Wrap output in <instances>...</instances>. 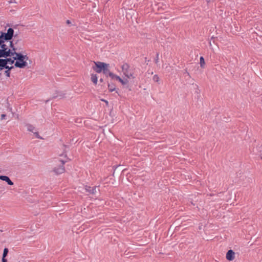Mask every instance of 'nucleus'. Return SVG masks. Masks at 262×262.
Returning a JSON list of instances; mask_svg holds the SVG:
<instances>
[{"instance_id":"nucleus-7","label":"nucleus","mask_w":262,"mask_h":262,"mask_svg":"<svg viewBox=\"0 0 262 262\" xmlns=\"http://www.w3.org/2000/svg\"><path fill=\"white\" fill-rule=\"evenodd\" d=\"M226 257L227 260L232 261L235 258V252L232 250H229L226 253Z\"/></svg>"},{"instance_id":"nucleus-21","label":"nucleus","mask_w":262,"mask_h":262,"mask_svg":"<svg viewBox=\"0 0 262 262\" xmlns=\"http://www.w3.org/2000/svg\"><path fill=\"white\" fill-rule=\"evenodd\" d=\"M13 40L15 42V44L16 45L19 41L21 40V38H20L17 35V37L16 39H14V37L13 38Z\"/></svg>"},{"instance_id":"nucleus-20","label":"nucleus","mask_w":262,"mask_h":262,"mask_svg":"<svg viewBox=\"0 0 262 262\" xmlns=\"http://www.w3.org/2000/svg\"><path fill=\"white\" fill-rule=\"evenodd\" d=\"M159 77L158 75H155L153 77V80L155 82H158L159 81Z\"/></svg>"},{"instance_id":"nucleus-17","label":"nucleus","mask_w":262,"mask_h":262,"mask_svg":"<svg viewBox=\"0 0 262 262\" xmlns=\"http://www.w3.org/2000/svg\"><path fill=\"white\" fill-rule=\"evenodd\" d=\"M118 76H118V75H116L115 74L113 73V72H112L108 77H110L112 80H117Z\"/></svg>"},{"instance_id":"nucleus-10","label":"nucleus","mask_w":262,"mask_h":262,"mask_svg":"<svg viewBox=\"0 0 262 262\" xmlns=\"http://www.w3.org/2000/svg\"><path fill=\"white\" fill-rule=\"evenodd\" d=\"M65 94L60 91H56V93L54 94L52 97V99H55L56 98H59V99H62L64 98Z\"/></svg>"},{"instance_id":"nucleus-36","label":"nucleus","mask_w":262,"mask_h":262,"mask_svg":"<svg viewBox=\"0 0 262 262\" xmlns=\"http://www.w3.org/2000/svg\"><path fill=\"white\" fill-rule=\"evenodd\" d=\"M209 45H210V46H211V41L209 42Z\"/></svg>"},{"instance_id":"nucleus-19","label":"nucleus","mask_w":262,"mask_h":262,"mask_svg":"<svg viewBox=\"0 0 262 262\" xmlns=\"http://www.w3.org/2000/svg\"><path fill=\"white\" fill-rule=\"evenodd\" d=\"M9 252V250L7 248H5L3 251V256L6 257Z\"/></svg>"},{"instance_id":"nucleus-13","label":"nucleus","mask_w":262,"mask_h":262,"mask_svg":"<svg viewBox=\"0 0 262 262\" xmlns=\"http://www.w3.org/2000/svg\"><path fill=\"white\" fill-rule=\"evenodd\" d=\"M112 72L110 71L109 67H106L103 72V74L106 76V78L110 75Z\"/></svg>"},{"instance_id":"nucleus-39","label":"nucleus","mask_w":262,"mask_h":262,"mask_svg":"<svg viewBox=\"0 0 262 262\" xmlns=\"http://www.w3.org/2000/svg\"><path fill=\"white\" fill-rule=\"evenodd\" d=\"M261 159H262V157H261Z\"/></svg>"},{"instance_id":"nucleus-12","label":"nucleus","mask_w":262,"mask_h":262,"mask_svg":"<svg viewBox=\"0 0 262 262\" xmlns=\"http://www.w3.org/2000/svg\"><path fill=\"white\" fill-rule=\"evenodd\" d=\"M91 79L94 85H97L98 82V77L96 74H92L91 75Z\"/></svg>"},{"instance_id":"nucleus-38","label":"nucleus","mask_w":262,"mask_h":262,"mask_svg":"<svg viewBox=\"0 0 262 262\" xmlns=\"http://www.w3.org/2000/svg\"><path fill=\"white\" fill-rule=\"evenodd\" d=\"M16 28V26H14V28Z\"/></svg>"},{"instance_id":"nucleus-28","label":"nucleus","mask_w":262,"mask_h":262,"mask_svg":"<svg viewBox=\"0 0 262 262\" xmlns=\"http://www.w3.org/2000/svg\"><path fill=\"white\" fill-rule=\"evenodd\" d=\"M5 257H6L3 256L2 259V262H7V260Z\"/></svg>"},{"instance_id":"nucleus-25","label":"nucleus","mask_w":262,"mask_h":262,"mask_svg":"<svg viewBox=\"0 0 262 262\" xmlns=\"http://www.w3.org/2000/svg\"><path fill=\"white\" fill-rule=\"evenodd\" d=\"M23 60L27 61L29 59V57L27 55H23Z\"/></svg>"},{"instance_id":"nucleus-16","label":"nucleus","mask_w":262,"mask_h":262,"mask_svg":"<svg viewBox=\"0 0 262 262\" xmlns=\"http://www.w3.org/2000/svg\"><path fill=\"white\" fill-rule=\"evenodd\" d=\"M27 126L28 130H29V132H31L33 133H34L33 130L35 129V127H34L32 125L30 124H27Z\"/></svg>"},{"instance_id":"nucleus-27","label":"nucleus","mask_w":262,"mask_h":262,"mask_svg":"<svg viewBox=\"0 0 262 262\" xmlns=\"http://www.w3.org/2000/svg\"><path fill=\"white\" fill-rule=\"evenodd\" d=\"M101 100L102 101H103V102H104V103H105L106 105L107 106H108V102L107 100H104V99H101Z\"/></svg>"},{"instance_id":"nucleus-32","label":"nucleus","mask_w":262,"mask_h":262,"mask_svg":"<svg viewBox=\"0 0 262 262\" xmlns=\"http://www.w3.org/2000/svg\"><path fill=\"white\" fill-rule=\"evenodd\" d=\"M99 81H100V82H103L104 80H103V78H101L100 79Z\"/></svg>"},{"instance_id":"nucleus-2","label":"nucleus","mask_w":262,"mask_h":262,"mask_svg":"<svg viewBox=\"0 0 262 262\" xmlns=\"http://www.w3.org/2000/svg\"><path fill=\"white\" fill-rule=\"evenodd\" d=\"M14 52H12L10 50H5V48L0 49V65H3V67H6L8 64L12 65L14 63Z\"/></svg>"},{"instance_id":"nucleus-18","label":"nucleus","mask_w":262,"mask_h":262,"mask_svg":"<svg viewBox=\"0 0 262 262\" xmlns=\"http://www.w3.org/2000/svg\"><path fill=\"white\" fill-rule=\"evenodd\" d=\"M165 70H166L167 72L169 73L171 71L173 70V68L172 67L170 66L169 64H168V66H166Z\"/></svg>"},{"instance_id":"nucleus-22","label":"nucleus","mask_w":262,"mask_h":262,"mask_svg":"<svg viewBox=\"0 0 262 262\" xmlns=\"http://www.w3.org/2000/svg\"><path fill=\"white\" fill-rule=\"evenodd\" d=\"M159 53H157L156 57L155 59V61L156 64H158V63L159 62Z\"/></svg>"},{"instance_id":"nucleus-29","label":"nucleus","mask_w":262,"mask_h":262,"mask_svg":"<svg viewBox=\"0 0 262 262\" xmlns=\"http://www.w3.org/2000/svg\"><path fill=\"white\" fill-rule=\"evenodd\" d=\"M6 116V115H5V114H2L1 115V120L4 119L5 118Z\"/></svg>"},{"instance_id":"nucleus-3","label":"nucleus","mask_w":262,"mask_h":262,"mask_svg":"<svg viewBox=\"0 0 262 262\" xmlns=\"http://www.w3.org/2000/svg\"><path fill=\"white\" fill-rule=\"evenodd\" d=\"M14 59L16 61L14 63V67L20 69L24 68L27 66V61L23 60V54L21 53L15 52L14 54Z\"/></svg>"},{"instance_id":"nucleus-30","label":"nucleus","mask_w":262,"mask_h":262,"mask_svg":"<svg viewBox=\"0 0 262 262\" xmlns=\"http://www.w3.org/2000/svg\"><path fill=\"white\" fill-rule=\"evenodd\" d=\"M120 165H117V166H113V168H114V172H115V171L116 170V169L118 167L120 166ZM114 174V173H113V175Z\"/></svg>"},{"instance_id":"nucleus-9","label":"nucleus","mask_w":262,"mask_h":262,"mask_svg":"<svg viewBox=\"0 0 262 262\" xmlns=\"http://www.w3.org/2000/svg\"><path fill=\"white\" fill-rule=\"evenodd\" d=\"M122 72L125 76H127L129 73V66L128 63H125L121 66Z\"/></svg>"},{"instance_id":"nucleus-14","label":"nucleus","mask_w":262,"mask_h":262,"mask_svg":"<svg viewBox=\"0 0 262 262\" xmlns=\"http://www.w3.org/2000/svg\"><path fill=\"white\" fill-rule=\"evenodd\" d=\"M117 80L119 81L123 85L126 84L128 82V80L127 79L123 80L119 76H118Z\"/></svg>"},{"instance_id":"nucleus-1","label":"nucleus","mask_w":262,"mask_h":262,"mask_svg":"<svg viewBox=\"0 0 262 262\" xmlns=\"http://www.w3.org/2000/svg\"><path fill=\"white\" fill-rule=\"evenodd\" d=\"M17 37V33L14 34L13 28H9L7 32H0V49L5 48V50H10L12 52H16L17 48L15 47V42L13 40ZM15 54V53H14Z\"/></svg>"},{"instance_id":"nucleus-24","label":"nucleus","mask_w":262,"mask_h":262,"mask_svg":"<svg viewBox=\"0 0 262 262\" xmlns=\"http://www.w3.org/2000/svg\"><path fill=\"white\" fill-rule=\"evenodd\" d=\"M125 76L128 78H135V77L133 76V74L129 72L128 73V75H127V76Z\"/></svg>"},{"instance_id":"nucleus-15","label":"nucleus","mask_w":262,"mask_h":262,"mask_svg":"<svg viewBox=\"0 0 262 262\" xmlns=\"http://www.w3.org/2000/svg\"><path fill=\"white\" fill-rule=\"evenodd\" d=\"M200 66L202 68H204L205 65V62L204 58L203 56H201L200 59Z\"/></svg>"},{"instance_id":"nucleus-34","label":"nucleus","mask_w":262,"mask_h":262,"mask_svg":"<svg viewBox=\"0 0 262 262\" xmlns=\"http://www.w3.org/2000/svg\"><path fill=\"white\" fill-rule=\"evenodd\" d=\"M7 26H9V27H10V26H11V27H12V25H10V24H8L7 25Z\"/></svg>"},{"instance_id":"nucleus-37","label":"nucleus","mask_w":262,"mask_h":262,"mask_svg":"<svg viewBox=\"0 0 262 262\" xmlns=\"http://www.w3.org/2000/svg\"><path fill=\"white\" fill-rule=\"evenodd\" d=\"M195 86H196L197 88H198V85L195 84Z\"/></svg>"},{"instance_id":"nucleus-5","label":"nucleus","mask_w":262,"mask_h":262,"mask_svg":"<svg viewBox=\"0 0 262 262\" xmlns=\"http://www.w3.org/2000/svg\"><path fill=\"white\" fill-rule=\"evenodd\" d=\"M60 163L58 167H55L53 169L54 172L57 174H61L65 171L64 167V164L68 161L67 160H58Z\"/></svg>"},{"instance_id":"nucleus-6","label":"nucleus","mask_w":262,"mask_h":262,"mask_svg":"<svg viewBox=\"0 0 262 262\" xmlns=\"http://www.w3.org/2000/svg\"><path fill=\"white\" fill-rule=\"evenodd\" d=\"M84 189L86 192L91 194H95L96 193L97 190H99L98 187L97 186L91 187L89 186H85Z\"/></svg>"},{"instance_id":"nucleus-11","label":"nucleus","mask_w":262,"mask_h":262,"mask_svg":"<svg viewBox=\"0 0 262 262\" xmlns=\"http://www.w3.org/2000/svg\"><path fill=\"white\" fill-rule=\"evenodd\" d=\"M0 180L5 181L9 185H13L14 184L13 182L10 180L9 177L7 176L1 175Z\"/></svg>"},{"instance_id":"nucleus-4","label":"nucleus","mask_w":262,"mask_h":262,"mask_svg":"<svg viewBox=\"0 0 262 262\" xmlns=\"http://www.w3.org/2000/svg\"><path fill=\"white\" fill-rule=\"evenodd\" d=\"M95 66L93 67V69L98 73H103L106 67H110V64L101 61H94Z\"/></svg>"},{"instance_id":"nucleus-26","label":"nucleus","mask_w":262,"mask_h":262,"mask_svg":"<svg viewBox=\"0 0 262 262\" xmlns=\"http://www.w3.org/2000/svg\"><path fill=\"white\" fill-rule=\"evenodd\" d=\"M183 74L184 75L186 74L189 77V78L190 77V75L189 73L188 72V71H187V70L186 69H185L184 70V72H183Z\"/></svg>"},{"instance_id":"nucleus-23","label":"nucleus","mask_w":262,"mask_h":262,"mask_svg":"<svg viewBox=\"0 0 262 262\" xmlns=\"http://www.w3.org/2000/svg\"><path fill=\"white\" fill-rule=\"evenodd\" d=\"M33 134L35 135V137L38 139H42V138L39 136L38 132H34Z\"/></svg>"},{"instance_id":"nucleus-35","label":"nucleus","mask_w":262,"mask_h":262,"mask_svg":"<svg viewBox=\"0 0 262 262\" xmlns=\"http://www.w3.org/2000/svg\"><path fill=\"white\" fill-rule=\"evenodd\" d=\"M207 2L208 3L210 2V0H206Z\"/></svg>"},{"instance_id":"nucleus-33","label":"nucleus","mask_w":262,"mask_h":262,"mask_svg":"<svg viewBox=\"0 0 262 262\" xmlns=\"http://www.w3.org/2000/svg\"><path fill=\"white\" fill-rule=\"evenodd\" d=\"M145 62L147 61V62H149L150 61V60H147V57H145Z\"/></svg>"},{"instance_id":"nucleus-31","label":"nucleus","mask_w":262,"mask_h":262,"mask_svg":"<svg viewBox=\"0 0 262 262\" xmlns=\"http://www.w3.org/2000/svg\"><path fill=\"white\" fill-rule=\"evenodd\" d=\"M66 23H67V24H68V25H70V24H71V21L70 20H67L66 21Z\"/></svg>"},{"instance_id":"nucleus-8","label":"nucleus","mask_w":262,"mask_h":262,"mask_svg":"<svg viewBox=\"0 0 262 262\" xmlns=\"http://www.w3.org/2000/svg\"><path fill=\"white\" fill-rule=\"evenodd\" d=\"M107 83L108 89L110 92H112L116 91V93H118V90H117L116 89V85L113 82L107 80Z\"/></svg>"}]
</instances>
